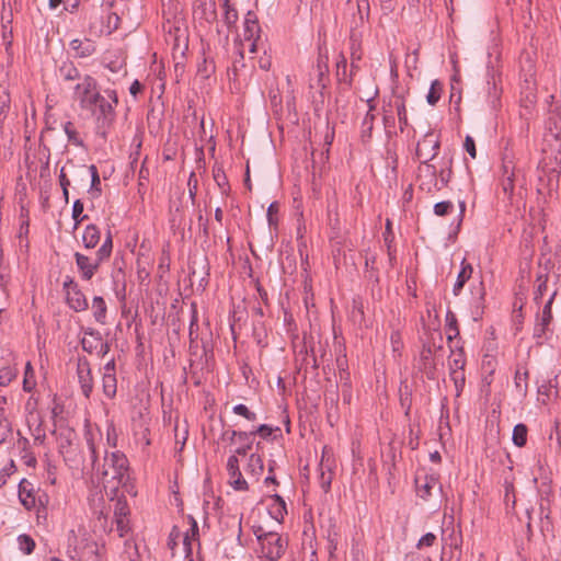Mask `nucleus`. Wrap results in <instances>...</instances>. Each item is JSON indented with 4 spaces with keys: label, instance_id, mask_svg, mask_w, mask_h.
<instances>
[{
    "label": "nucleus",
    "instance_id": "1",
    "mask_svg": "<svg viewBox=\"0 0 561 561\" xmlns=\"http://www.w3.org/2000/svg\"><path fill=\"white\" fill-rule=\"evenodd\" d=\"M95 470L96 474L101 476L104 484L113 482L114 488L125 484L129 478L128 459L119 450H105L103 462Z\"/></svg>",
    "mask_w": 561,
    "mask_h": 561
},
{
    "label": "nucleus",
    "instance_id": "2",
    "mask_svg": "<svg viewBox=\"0 0 561 561\" xmlns=\"http://www.w3.org/2000/svg\"><path fill=\"white\" fill-rule=\"evenodd\" d=\"M117 104L118 96L116 90L105 89L103 94L99 91L91 102L90 107H85L84 110L92 114L99 127L107 128L115 121V108Z\"/></svg>",
    "mask_w": 561,
    "mask_h": 561
},
{
    "label": "nucleus",
    "instance_id": "3",
    "mask_svg": "<svg viewBox=\"0 0 561 561\" xmlns=\"http://www.w3.org/2000/svg\"><path fill=\"white\" fill-rule=\"evenodd\" d=\"M112 250L113 239L111 231H108L102 245L96 252L95 260H91L89 256L76 252V264L78 266L79 272L81 273V277L85 280H90L96 273L100 264L111 256Z\"/></svg>",
    "mask_w": 561,
    "mask_h": 561
},
{
    "label": "nucleus",
    "instance_id": "4",
    "mask_svg": "<svg viewBox=\"0 0 561 561\" xmlns=\"http://www.w3.org/2000/svg\"><path fill=\"white\" fill-rule=\"evenodd\" d=\"M242 36L243 38L240 42L241 57H243L245 50L250 54H255L263 45L259 20L252 11H248L244 16Z\"/></svg>",
    "mask_w": 561,
    "mask_h": 561
},
{
    "label": "nucleus",
    "instance_id": "5",
    "mask_svg": "<svg viewBox=\"0 0 561 561\" xmlns=\"http://www.w3.org/2000/svg\"><path fill=\"white\" fill-rule=\"evenodd\" d=\"M19 500L25 510H36L37 513L41 508L45 510L49 502L47 493L35 488L27 479H22L19 483Z\"/></svg>",
    "mask_w": 561,
    "mask_h": 561
},
{
    "label": "nucleus",
    "instance_id": "6",
    "mask_svg": "<svg viewBox=\"0 0 561 561\" xmlns=\"http://www.w3.org/2000/svg\"><path fill=\"white\" fill-rule=\"evenodd\" d=\"M259 543L262 556L268 561L279 560L288 546L287 539L276 531H268L263 538L259 536Z\"/></svg>",
    "mask_w": 561,
    "mask_h": 561
},
{
    "label": "nucleus",
    "instance_id": "7",
    "mask_svg": "<svg viewBox=\"0 0 561 561\" xmlns=\"http://www.w3.org/2000/svg\"><path fill=\"white\" fill-rule=\"evenodd\" d=\"M68 553L73 559H80L88 551L90 553L96 552V543L87 537L84 528L79 527L78 530H70L68 534Z\"/></svg>",
    "mask_w": 561,
    "mask_h": 561
},
{
    "label": "nucleus",
    "instance_id": "8",
    "mask_svg": "<svg viewBox=\"0 0 561 561\" xmlns=\"http://www.w3.org/2000/svg\"><path fill=\"white\" fill-rule=\"evenodd\" d=\"M66 302L76 312L85 311L89 307L87 297L80 289L78 283L71 276H66L62 283Z\"/></svg>",
    "mask_w": 561,
    "mask_h": 561
},
{
    "label": "nucleus",
    "instance_id": "9",
    "mask_svg": "<svg viewBox=\"0 0 561 561\" xmlns=\"http://www.w3.org/2000/svg\"><path fill=\"white\" fill-rule=\"evenodd\" d=\"M99 91L96 80L92 76L85 75L81 78L80 82L75 85L73 99L79 103V106L84 110L85 107H90L91 102Z\"/></svg>",
    "mask_w": 561,
    "mask_h": 561
},
{
    "label": "nucleus",
    "instance_id": "10",
    "mask_svg": "<svg viewBox=\"0 0 561 561\" xmlns=\"http://www.w3.org/2000/svg\"><path fill=\"white\" fill-rule=\"evenodd\" d=\"M439 146V136L434 131H428L419 140L416 156L422 161H431L437 156Z\"/></svg>",
    "mask_w": 561,
    "mask_h": 561
},
{
    "label": "nucleus",
    "instance_id": "11",
    "mask_svg": "<svg viewBox=\"0 0 561 561\" xmlns=\"http://www.w3.org/2000/svg\"><path fill=\"white\" fill-rule=\"evenodd\" d=\"M77 377L82 394L89 399L93 391V377L90 363L85 357H78Z\"/></svg>",
    "mask_w": 561,
    "mask_h": 561
},
{
    "label": "nucleus",
    "instance_id": "12",
    "mask_svg": "<svg viewBox=\"0 0 561 561\" xmlns=\"http://www.w3.org/2000/svg\"><path fill=\"white\" fill-rule=\"evenodd\" d=\"M193 15L199 23L211 24L217 19L215 0H194Z\"/></svg>",
    "mask_w": 561,
    "mask_h": 561
},
{
    "label": "nucleus",
    "instance_id": "13",
    "mask_svg": "<svg viewBox=\"0 0 561 561\" xmlns=\"http://www.w3.org/2000/svg\"><path fill=\"white\" fill-rule=\"evenodd\" d=\"M129 514L127 501L118 499L114 507V522L119 537H124L130 529Z\"/></svg>",
    "mask_w": 561,
    "mask_h": 561
},
{
    "label": "nucleus",
    "instance_id": "14",
    "mask_svg": "<svg viewBox=\"0 0 561 561\" xmlns=\"http://www.w3.org/2000/svg\"><path fill=\"white\" fill-rule=\"evenodd\" d=\"M333 460L328 456L325 448L322 453L321 462L319 465V484L324 493H328L331 489L333 480Z\"/></svg>",
    "mask_w": 561,
    "mask_h": 561
},
{
    "label": "nucleus",
    "instance_id": "15",
    "mask_svg": "<svg viewBox=\"0 0 561 561\" xmlns=\"http://www.w3.org/2000/svg\"><path fill=\"white\" fill-rule=\"evenodd\" d=\"M252 437H253V433H248V432H243V431H226L222 433L221 435V438L224 440H228L230 444H233L236 439H238L239 442H244L245 445L244 446H239L237 449H236V454L240 455V456H245L248 454V451L252 448Z\"/></svg>",
    "mask_w": 561,
    "mask_h": 561
},
{
    "label": "nucleus",
    "instance_id": "16",
    "mask_svg": "<svg viewBox=\"0 0 561 561\" xmlns=\"http://www.w3.org/2000/svg\"><path fill=\"white\" fill-rule=\"evenodd\" d=\"M556 295H557V290H554L550 295L549 299L547 300V302L543 306L541 316L538 318V321L534 328V336L537 339H540L545 335L546 330L548 329L549 324L551 323V320H552L551 307H552V302L554 300Z\"/></svg>",
    "mask_w": 561,
    "mask_h": 561
},
{
    "label": "nucleus",
    "instance_id": "17",
    "mask_svg": "<svg viewBox=\"0 0 561 561\" xmlns=\"http://www.w3.org/2000/svg\"><path fill=\"white\" fill-rule=\"evenodd\" d=\"M69 46L75 58H87L96 51L95 43L90 38H75Z\"/></svg>",
    "mask_w": 561,
    "mask_h": 561
},
{
    "label": "nucleus",
    "instance_id": "18",
    "mask_svg": "<svg viewBox=\"0 0 561 561\" xmlns=\"http://www.w3.org/2000/svg\"><path fill=\"white\" fill-rule=\"evenodd\" d=\"M76 433L70 428H60L56 432V440L59 453L65 459L73 453Z\"/></svg>",
    "mask_w": 561,
    "mask_h": 561
},
{
    "label": "nucleus",
    "instance_id": "19",
    "mask_svg": "<svg viewBox=\"0 0 561 561\" xmlns=\"http://www.w3.org/2000/svg\"><path fill=\"white\" fill-rule=\"evenodd\" d=\"M417 495L424 501L428 500L432 495V490L436 486L440 488L437 476L425 474L424 477L415 478Z\"/></svg>",
    "mask_w": 561,
    "mask_h": 561
},
{
    "label": "nucleus",
    "instance_id": "20",
    "mask_svg": "<svg viewBox=\"0 0 561 561\" xmlns=\"http://www.w3.org/2000/svg\"><path fill=\"white\" fill-rule=\"evenodd\" d=\"M222 21L229 31L234 30L239 20L236 3L231 0H221Z\"/></svg>",
    "mask_w": 561,
    "mask_h": 561
},
{
    "label": "nucleus",
    "instance_id": "21",
    "mask_svg": "<svg viewBox=\"0 0 561 561\" xmlns=\"http://www.w3.org/2000/svg\"><path fill=\"white\" fill-rule=\"evenodd\" d=\"M26 425L28 427L30 434L34 439V444L36 445H43L46 439V432L43 426V417H30L25 420Z\"/></svg>",
    "mask_w": 561,
    "mask_h": 561
},
{
    "label": "nucleus",
    "instance_id": "22",
    "mask_svg": "<svg viewBox=\"0 0 561 561\" xmlns=\"http://www.w3.org/2000/svg\"><path fill=\"white\" fill-rule=\"evenodd\" d=\"M101 333L92 328H87L83 331V337L81 339V346L83 351L88 353H93L98 350L99 344H101Z\"/></svg>",
    "mask_w": 561,
    "mask_h": 561
},
{
    "label": "nucleus",
    "instance_id": "23",
    "mask_svg": "<svg viewBox=\"0 0 561 561\" xmlns=\"http://www.w3.org/2000/svg\"><path fill=\"white\" fill-rule=\"evenodd\" d=\"M356 9L357 14H354L353 20L351 22L352 30H356L364 25V23L368 20L370 5L368 0H356Z\"/></svg>",
    "mask_w": 561,
    "mask_h": 561
},
{
    "label": "nucleus",
    "instance_id": "24",
    "mask_svg": "<svg viewBox=\"0 0 561 561\" xmlns=\"http://www.w3.org/2000/svg\"><path fill=\"white\" fill-rule=\"evenodd\" d=\"M472 272H473L472 265L470 263H468L466 261V259H463L461 262V268L457 275V279H456V283L453 288V294L455 296H458L460 294V291L462 290L467 280L470 279Z\"/></svg>",
    "mask_w": 561,
    "mask_h": 561
},
{
    "label": "nucleus",
    "instance_id": "25",
    "mask_svg": "<svg viewBox=\"0 0 561 561\" xmlns=\"http://www.w3.org/2000/svg\"><path fill=\"white\" fill-rule=\"evenodd\" d=\"M271 500L272 503L268 506L270 514L275 520L280 523L287 514L286 503L278 494H273Z\"/></svg>",
    "mask_w": 561,
    "mask_h": 561
},
{
    "label": "nucleus",
    "instance_id": "26",
    "mask_svg": "<svg viewBox=\"0 0 561 561\" xmlns=\"http://www.w3.org/2000/svg\"><path fill=\"white\" fill-rule=\"evenodd\" d=\"M442 345H436L435 343L431 344H424L421 351V360H422V368L426 373L432 370L435 366L433 354L435 350H440Z\"/></svg>",
    "mask_w": 561,
    "mask_h": 561
},
{
    "label": "nucleus",
    "instance_id": "27",
    "mask_svg": "<svg viewBox=\"0 0 561 561\" xmlns=\"http://www.w3.org/2000/svg\"><path fill=\"white\" fill-rule=\"evenodd\" d=\"M101 231L100 229L91 224L88 225L82 234V242L87 249H93L100 242Z\"/></svg>",
    "mask_w": 561,
    "mask_h": 561
},
{
    "label": "nucleus",
    "instance_id": "28",
    "mask_svg": "<svg viewBox=\"0 0 561 561\" xmlns=\"http://www.w3.org/2000/svg\"><path fill=\"white\" fill-rule=\"evenodd\" d=\"M92 312L95 321L100 324L106 323L107 306L103 297L95 296L92 299Z\"/></svg>",
    "mask_w": 561,
    "mask_h": 561
},
{
    "label": "nucleus",
    "instance_id": "29",
    "mask_svg": "<svg viewBox=\"0 0 561 561\" xmlns=\"http://www.w3.org/2000/svg\"><path fill=\"white\" fill-rule=\"evenodd\" d=\"M393 106L400 124V130L403 131L409 126L405 101L402 95L394 96Z\"/></svg>",
    "mask_w": 561,
    "mask_h": 561
},
{
    "label": "nucleus",
    "instance_id": "30",
    "mask_svg": "<svg viewBox=\"0 0 561 561\" xmlns=\"http://www.w3.org/2000/svg\"><path fill=\"white\" fill-rule=\"evenodd\" d=\"M103 393L108 399H113L117 391L116 374H102Z\"/></svg>",
    "mask_w": 561,
    "mask_h": 561
},
{
    "label": "nucleus",
    "instance_id": "31",
    "mask_svg": "<svg viewBox=\"0 0 561 561\" xmlns=\"http://www.w3.org/2000/svg\"><path fill=\"white\" fill-rule=\"evenodd\" d=\"M419 176L421 180L424 178L428 179V184H433L436 188L437 186V170L434 164H431L430 161H422L419 168Z\"/></svg>",
    "mask_w": 561,
    "mask_h": 561
},
{
    "label": "nucleus",
    "instance_id": "32",
    "mask_svg": "<svg viewBox=\"0 0 561 561\" xmlns=\"http://www.w3.org/2000/svg\"><path fill=\"white\" fill-rule=\"evenodd\" d=\"M247 473L259 479L264 470L263 459L257 454H251L247 465Z\"/></svg>",
    "mask_w": 561,
    "mask_h": 561
},
{
    "label": "nucleus",
    "instance_id": "33",
    "mask_svg": "<svg viewBox=\"0 0 561 561\" xmlns=\"http://www.w3.org/2000/svg\"><path fill=\"white\" fill-rule=\"evenodd\" d=\"M213 176H214L216 184L220 188L221 194L227 195L230 191V185H229L227 175L221 165L214 167Z\"/></svg>",
    "mask_w": 561,
    "mask_h": 561
},
{
    "label": "nucleus",
    "instance_id": "34",
    "mask_svg": "<svg viewBox=\"0 0 561 561\" xmlns=\"http://www.w3.org/2000/svg\"><path fill=\"white\" fill-rule=\"evenodd\" d=\"M548 288V275L538 274L536 277V287L534 290V300L536 304H540L541 299Z\"/></svg>",
    "mask_w": 561,
    "mask_h": 561
},
{
    "label": "nucleus",
    "instance_id": "35",
    "mask_svg": "<svg viewBox=\"0 0 561 561\" xmlns=\"http://www.w3.org/2000/svg\"><path fill=\"white\" fill-rule=\"evenodd\" d=\"M59 76L66 81L81 80L82 78L72 62H64L59 68Z\"/></svg>",
    "mask_w": 561,
    "mask_h": 561
},
{
    "label": "nucleus",
    "instance_id": "36",
    "mask_svg": "<svg viewBox=\"0 0 561 561\" xmlns=\"http://www.w3.org/2000/svg\"><path fill=\"white\" fill-rule=\"evenodd\" d=\"M527 426L523 423L516 424L513 428L512 440L517 447H524L527 443Z\"/></svg>",
    "mask_w": 561,
    "mask_h": 561
},
{
    "label": "nucleus",
    "instance_id": "37",
    "mask_svg": "<svg viewBox=\"0 0 561 561\" xmlns=\"http://www.w3.org/2000/svg\"><path fill=\"white\" fill-rule=\"evenodd\" d=\"M445 165L437 172L436 190L445 187L451 179V159L446 160Z\"/></svg>",
    "mask_w": 561,
    "mask_h": 561
},
{
    "label": "nucleus",
    "instance_id": "38",
    "mask_svg": "<svg viewBox=\"0 0 561 561\" xmlns=\"http://www.w3.org/2000/svg\"><path fill=\"white\" fill-rule=\"evenodd\" d=\"M443 93V83L439 80H433L426 95V101L434 106L440 100Z\"/></svg>",
    "mask_w": 561,
    "mask_h": 561
},
{
    "label": "nucleus",
    "instance_id": "39",
    "mask_svg": "<svg viewBox=\"0 0 561 561\" xmlns=\"http://www.w3.org/2000/svg\"><path fill=\"white\" fill-rule=\"evenodd\" d=\"M362 59L360 44L355 34L351 35V67L352 71L358 69L357 62Z\"/></svg>",
    "mask_w": 561,
    "mask_h": 561
},
{
    "label": "nucleus",
    "instance_id": "40",
    "mask_svg": "<svg viewBox=\"0 0 561 561\" xmlns=\"http://www.w3.org/2000/svg\"><path fill=\"white\" fill-rule=\"evenodd\" d=\"M466 365V357L462 348H460L458 352H451V357L449 359V371H457L461 370L463 371Z\"/></svg>",
    "mask_w": 561,
    "mask_h": 561
},
{
    "label": "nucleus",
    "instance_id": "41",
    "mask_svg": "<svg viewBox=\"0 0 561 561\" xmlns=\"http://www.w3.org/2000/svg\"><path fill=\"white\" fill-rule=\"evenodd\" d=\"M35 386H36L35 373H34L31 362H27L25 365L24 377H23V390L30 392L35 388Z\"/></svg>",
    "mask_w": 561,
    "mask_h": 561
},
{
    "label": "nucleus",
    "instance_id": "42",
    "mask_svg": "<svg viewBox=\"0 0 561 561\" xmlns=\"http://www.w3.org/2000/svg\"><path fill=\"white\" fill-rule=\"evenodd\" d=\"M347 68V60L343 54H340L337 60H336V76L340 81H343L345 83H351L352 81V73L348 76L346 73Z\"/></svg>",
    "mask_w": 561,
    "mask_h": 561
},
{
    "label": "nucleus",
    "instance_id": "43",
    "mask_svg": "<svg viewBox=\"0 0 561 561\" xmlns=\"http://www.w3.org/2000/svg\"><path fill=\"white\" fill-rule=\"evenodd\" d=\"M64 131L67 135L68 141L77 147H83V141L71 122L64 124Z\"/></svg>",
    "mask_w": 561,
    "mask_h": 561
},
{
    "label": "nucleus",
    "instance_id": "44",
    "mask_svg": "<svg viewBox=\"0 0 561 561\" xmlns=\"http://www.w3.org/2000/svg\"><path fill=\"white\" fill-rule=\"evenodd\" d=\"M327 73H328V66H327V64L322 60V58H318V61H317V76H318L317 84L313 85L311 83L310 87L311 88H318V89H324L325 88L324 78H325Z\"/></svg>",
    "mask_w": 561,
    "mask_h": 561
},
{
    "label": "nucleus",
    "instance_id": "45",
    "mask_svg": "<svg viewBox=\"0 0 561 561\" xmlns=\"http://www.w3.org/2000/svg\"><path fill=\"white\" fill-rule=\"evenodd\" d=\"M18 543L19 549L25 554H31L36 546L34 539L26 534L20 535L18 537Z\"/></svg>",
    "mask_w": 561,
    "mask_h": 561
},
{
    "label": "nucleus",
    "instance_id": "46",
    "mask_svg": "<svg viewBox=\"0 0 561 561\" xmlns=\"http://www.w3.org/2000/svg\"><path fill=\"white\" fill-rule=\"evenodd\" d=\"M446 321H447V339L449 341H451L453 339H455L459 335V329H458L456 316L451 311H448L446 314Z\"/></svg>",
    "mask_w": 561,
    "mask_h": 561
},
{
    "label": "nucleus",
    "instance_id": "47",
    "mask_svg": "<svg viewBox=\"0 0 561 561\" xmlns=\"http://www.w3.org/2000/svg\"><path fill=\"white\" fill-rule=\"evenodd\" d=\"M83 203L80 199H76L72 205V219L75 220V229L87 218V215H83Z\"/></svg>",
    "mask_w": 561,
    "mask_h": 561
},
{
    "label": "nucleus",
    "instance_id": "48",
    "mask_svg": "<svg viewBox=\"0 0 561 561\" xmlns=\"http://www.w3.org/2000/svg\"><path fill=\"white\" fill-rule=\"evenodd\" d=\"M374 122H375V115L374 113H370V111H367L366 115L363 118L362 122V137L370 138L371 131L374 128Z\"/></svg>",
    "mask_w": 561,
    "mask_h": 561
},
{
    "label": "nucleus",
    "instance_id": "49",
    "mask_svg": "<svg viewBox=\"0 0 561 561\" xmlns=\"http://www.w3.org/2000/svg\"><path fill=\"white\" fill-rule=\"evenodd\" d=\"M38 401L34 396H31L25 402V420L33 417L42 416L37 410Z\"/></svg>",
    "mask_w": 561,
    "mask_h": 561
},
{
    "label": "nucleus",
    "instance_id": "50",
    "mask_svg": "<svg viewBox=\"0 0 561 561\" xmlns=\"http://www.w3.org/2000/svg\"><path fill=\"white\" fill-rule=\"evenodd\" d=\"M18 375L14 367L5 366L0 369V386H8Z\"/></svg>",
    "mask_w": 561,
    "mask_h": 561
},
{
    "label": "nucleus",
    "instance_id": "51",
    "mask_svg": "<svg viewBox=\"0 0 561 561\" xmlns=\"http://www.w3.org/2000/svg\"><path fill=\"white\" fill-rule=\"evenodd\" d=\"M454 210V204L450 201H443L434 205V214L443 217L450 214Z\"/></svg>",
    "mask_w": 561,
    "mask_h": 561
},
{
    "label": "nucleus",
    "instance_id": "52",
    "mask_svg": "<svg viewBox=\"0 0 561 561\" xmlns=\"http://www.w3.org/2000/svg\"><path fill=\"white\" fill-rule=\"evenodd\" d=\"M450 378L455 383L456 394L459 396L465 387V371H449Z\"/></svg>",
    "mask_w": 561,
    "mask_h": 561
},
{
    "label": "nucleus",
    "instance_id": "53",
    "mask_svg": "<svg viewBox=\"0 0 561 561\" xmlns=\"http://www.w3.org/2000/svg\"><path fill=\"white\" fill-rule=\"evenodd\" d=\"M10 108V96L8 89L0 85V116H5Z\"/></svg>",
    "mask_w": 561,
    "mask_h": 561
},
{
    "label": "nucleus",
    "instance_id": "54",
    "mask_svg": "<svg viewBox=\"0 0 561 561\" xmlns=\"http://www.w3.org/2000/svg\"><path fill=\"white\" fill-rule=\"evenodd\" d=\"M232 412L237 415L243 416L248 421H255L256 414L249 410V408L245 404H237L232 408Z\"/></svg>",
    "mask_w": 561,
    "mask_h": 561
},
{
    "label": "nucleus",
    "instance_id": "55",
    "mask_svg": "<svg viewBox=\"0 0 561 561\" xmlns=\"http://www.w3.org/2000/svg\"><path fill=\"white\" fill-rule=\"evenodd\" d=\"M89 171L91 173V191L95 192L96 194H100L101 193V188H100L101 181H100V175H99L98 169L94 164H91L89 167Z\"/></svg>",
    "mask_w": 561,
    "mask_h": 561
},
{
    "label": "nucleus",
    "instance_id": "56",
    "mask_svg": "<svg viewBox=\"0 0 561 561\" xmlns=\"http://www.w3.org/2000/svg\"><path fill=\"white\" fill-rule=\"evenodd\" d=\"M106 444L113 449L117 446V432L113 424H108L106 427Z\"/></svg>",
    "mask_w": 561,
    "mask_h": 561
},
{
    "label": "nucleus",
    "instance_id": "57",
    "mask_svg": "<svg viewBox=\"0 0 561 561\" xmlns=\"http://www.w3.org/2000/svg\"><path fill=\"white\" fill-rule=\"evenodd\" d=\"M181 531L178 527H173L168 539V547L173 551L181 539Z\"/></svg>",
    "mask_w": 561,
    "mask_h": 561
},
{
    "label": "nucleus",
    "instance_id": "58",
    "mask_svg": "<svg viewBox=\"0 0 561 561\" xmlns=\"http://www.w3.org/2000/svg\"><path fill=\"white\" fill-rule=\"evenodd\" d=\"M274 432V428L267 424H262L257 426L254 431H251L250 433H253L254 435H260L262 438L270 437Z\"/></svg>",
    "mask_w": 561,
    "mask_h": 561
},
{
    "label": "nucleus",
    "instance_id": "59",
    "mask_svg": "<svg viewBox=\"0 0 561 561\" xmlns=\"http://www.w3.org/2000/svg\"><path fill=\"white\" fill-rule=\"evenodd\" d=\"M527 376H528V374L526 371L525 373H520L519 370L516 371V374H515V385H516V387H517V389L519 391H526V389H527V383H526Z\"/></svg>",
    "mask_w": 561,
    "mask_h": 561
},
{
    "label": "nucleus",
    "instance_id": "60",
    "mask_svg": "<svg viewBox=\"0 0 561 561\" xmlns=\"http://www.w3.org/2000/svg\"><path fill=\"white\" fill-rule=\"evenodd\" d=\"M436 540V536L433 533H427L424 536H422L416 545L419 549L423 547H431L434 545Z\"/></svg>",
    "mask_w": 561,
    "mask_h": 561
},
{
    "label": "nucleus",
    "instance_id": "61",
    "mask_svg": "<svg viewBox=\"0 0 561 561\" xmlns=\"http://www.w3.org/2000/svg\"><path fill=\"white\" fill-rule=\"evenodd\" d=\"M229 484L236 491H247L249 489L248 482L243 477H240L236 480H231Z\"/></svg>",
    "mask_w": 561,
    "mask_h": 561
},
{
    "label": "nucleus",
    "instance_id": "62",
    "mask_svg": "<svg viewBox=\"0 0 561 561\" xmlns=\"http://www.w3.org/2000/svg\"><path fill=\"white\" fill-rule=\"evenodd\" d=\"M465 149L470 154L472 159L477 157L476 144L472 137L467 136L465 139Z\"/></svg>",
    "mask_w": 561,
    "mask_h": 561
},
{
    "label": "nucleus",
    "instance_id": "63",
    "mask_svg": "<svg viewBox=\"0 0 561 561\" xmlns=\"http://www.w3.org/2000/svg\"><path fill=\"white\" fill-rule=\"evenodd\" d=\"M238 454H233L231 455L228 460H227V471H232V470H237V469H240L239 468V460H238Z\"/></svg>",
    "mask_w": 561,
    "mask_h": 561
},
{
    "label": "nucleus",
    "instance_id": "64",
    "mask_svg": "<svg viewBox=\"0 0 561 561\" xmlns=\"http://www.w3.org/2000/svg\"><path fill=\"white\" fill-rule=\"evenodd\" d=\"M278 211V205L277 203H272L268 208H267V218H268V222L270 225H273L274 224V215H276Z\"/></svg>",
    "mask_w": 561,
    "mask_h": 561
}]
</instances>
